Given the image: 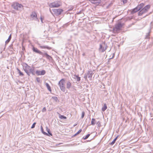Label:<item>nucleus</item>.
<instances>
[{
	"mask_svg": "<svg viewBox=\"0 0 153 153\" xmlns=\"http://www.w3.org/2000/svg\"><path fill=\"white\" fill-rule=\"evenodd\" d=\"M96 123V120L95 118H92L91 119V125L94 126L95 125Z\"/></svg>",
	"mask_w": 153,
	"mask_h": 153,
	"instance_id": "obj_26",
	"label": "nucleus"
},
{
	"mask_svg": "<svg viewBox=\"0 0 153 153\" xmlns=\"http://www.w3.org/2000/svg\"><path fill=\"white\" fill-rule=\"evenodd\" d=\"M144 6V4L143 3H141L138 5L131 12L132 14H134L140 10Z\"/></svg>",
	"mask_w": 153,
	"mask_h": 153,
	"instance_id": "obj_7",
	"label": "nucleus"
},
{
	"mask_svg": "<svg viewBox=\"0 0 153 153\" xmlns=\"http://www.w3.org/2000/svg\"><path fill=\"white\" fill-rule=\"evenodd\" d=\"M72 87V84L71 82L68 81H67L66 83V88L68 89H69Z\"/></svg>",
	"mask_w": 153,
	"mask_h": 153,
	"instance_id": "obj_16",
	"label": "nucleus"
},
{
	"mask_svg": "<svg viewBox=\"0 0 153 153\" xmlns=\"http://www.w3.org/2000/svg\"><path fill=\"white\" fill-rule=\"evenodd\" d=\"M118 136L119 135H117L116 137H115L114 139L112 140V141L111 143H110V144L111 145H113L115 142Z\"/></svg>",
	"mask_w": 153,
	"mask_h": 153,
	"instance_id": "obj_25",
	"label": "nucleus"
},
{
	"mask_svg": "<svg viewBox=\"0 0 153 153\" xmlns=\"http://www.w3.org/2000/svg\"><path fill=\"white\" fill-rule=\"evenodd\" d=\"M79 144H80V143H78V144H76V143H74L73 144H71L70 145L71 146H77V145H78Z\"/></svg>",
	"mask_w": 153,
	"mask_h": 153,
	"instance_id": "obj_40",
	"label": "nucleus"
},
{
	"mask_svg": "<svg viewBox=\"0 0 153 153\" xmlns=\"http://www.w3.org/2000/svg\"><path fill=\"white\" fill-rule=\"evenodd\" d=\"M17 70L19 75L20 76H24V74L18 68H17Z\"/></svg>",
	"mask_w": 153,
	"mask_h": 153,
	"instance_id": "obj_23",
	"label": "nucleus"
},
{
	"mask_svg": "<svg viewBox=\"0 0 153 153\" xmlns=\"http://www.w3.org/2000/svg\"><path fill=\"white\" fill-rule=\"evenodd\" d=\"M127 0H122L124 4L126 3L127 2Z\"/></svg>",
	"mask_w": 153,
	"mask_h": 153,
	"instance_id": "obj_41",
	"label": "nucleus"
},
{
	"mask_svg": "<svg viewBox=\"0 0 153 153\" xmlns=\"http://www.w3.org/2000/svg\"><path fill=\"white\" fill-rule=\"evenodd\" d=\"M97 126L98 127H100L101 126V123L100 121H98L97 123Z\"/></svg>",
	"mask_w": 153,
	"mask_h": 153,
	"instance_id": "obj_34",
	"label": "nucleus"
},
{
	"mask_svg": "<svg viewBox=\"0 0 153 153\" xmlns=\"http://www.w3.org/2000/svg\"><path fill=\"white\" fill-rule=\"evenodd\" d=\"M46 130L48 133H46V132L45 135L49 137L52 136H53V134L51 133L50 130L47 127V126H46Z\"/></svg>",
	"mask_w": 153,
	"mask_h": 153,
	"instance_id": "obj_12",
	"label": "nucleus"
},
{
	"mask_svg": "<svg viewBox=\"0 0 153 153\" xmlns=\"http://www.w3.org/2000/svg\"><path fill=\"white\" fill-rule=\"evenodd\" d=\"M36 124V122H34L32 125V126H31V128H35V125Z\"/></svg>",
	"mask_w": 153,
	"mask_h": 153,
	"instance_id": "obj_32",
	"label": "nucleus"
},
{
	"mask_svg": "<svg viewBox=\"0 0 153 153\" xmlns=\"http://www.w3.org/2000/svg\"><path fill=\"white\" fill-rule=\"evenodd\" d=\"M95 137V136H94L90 140H87L86 141H85L84 142L86 143V142H89L91 141L92 140H93L94 139V138Z\"/></svg>",
	"mask_w": 153,
	"mask_h": 153,
	"instance_id": "obj_39",
	"label": "nucleus"
},
{
	"mask_svg": "<svg viewBox=\"0 0 153 153\" xmlns=\"http://www.w3.org/2000/svg\"><path fill=\"white\" fill-rule=\"evenodd\" d=\"M73 9H74V7H73V6H70L68 7V11H70L72 10H73Z\"/></svg>",
	"mask_w": 153,
	"mask_h": 153,
	"instance_id": "obj_31",
	"label": "nucleus"
},
{
	"mask_svg": "<svg viewBox=\"0 0 153 153\" xmlns=\"http://www.w3.org/2000/svg\"><path fill=\"white\" fill-rule=\"evenodd\" d=\"M65 78H62L60 80L58 84L60 90L63 92H65Z\"/></svg>",
	"mask_w": 153,
	"mask_h": 153,
	"instance_id": "obj_1",
	"label": "nucleus"
},
{
	"mask_svg": "<svg viewBox=\"0 0 153 153\" xmlns=\"http://www.w3.org/2000/svg\"><path fill=\"white\" fill-rule=\"evenodd\" d=\"M46 108L45 107H44L43 108L42 110V112H44L46 111Z\"/></svg>",
	"mask_w": 153,
	"mask_h": 153,
	"instance_id": "obj_38",
	"label": "nucleus"
},
{
	"mask_svg": "<svg viewBox=\"0 0 153 153\" xmlns=\"http://www.w3.org/2000/svg\"><path fill=\"white\" fill-rule=\"evenodd\" d=\"M46 73V71L44 70L41 71L37 70L36 71V74L38 76L43 75Z\"/></svg>",
	"mask_w": 153,
	"mask_h": 153,
	"instance_id": "obj_10",
	"label": "nucleus"
},
{
	"mask_svg": "<svg viewBox=\"0 0 153 153\" xmlns=\"http://www.w3.org/2000/svg\"><path fill=\"white\" fill-rule=\"evenodd\" d=\"M11 39L8 38V39L5 41V44H7L11 40Z\"/></svg>",
	"mask_w": 153,
	"mask_h": 153,
	"instance_id": "obj_35",
	"label": "nucleus"
},
{
	"mask_svg": "<svg viewBox=\"0 0 153 153\" xmlns=\"http://www.w3.org/2000/svg\"><path fill=\"white\" fill-rule=\"evenodd\" d=\"M45 85L46 86V87L47 88L48 90L50 92H51L52 91V90L51 89V86H50L49 84L47 83V82H45Z\"/></svg>",
	"mask_w": 153,
	"mask_h": 153,
	"instance_id": "obj_18",
	"label": "nucleus"
},
{
	"mask_svg": "<svg viewBox=\"0 0 153 153\" xmlns=\"http://www.w3.org/2000/svg\"><path fill=\"white\" fill-rule=\"evenodd\" d=\"M47 58L49 59L50 60H51L52 61L53 60V58Z\"/></svg>",
	"mask_w": 153,
	"mask_h": 153,
	"instance_id": "obj_44",
	"label": "nucleus"
},
{
	"mask_svg": "<svg viewBox=\"0 0 153 153\" xmlns=\"http://www.w3.org/2000/svg\"><path fill=\"white\" fill-rule=\"evenodd\" d=\"M82 131V129H80L74 135L71 136V138H73L77 135L78 134H79Z\"/></svg>",
	"mask_w": 153,
	"mask_h": 153,
	"instance_id": "obj_22",
	"label": "nucleus"
},
{
	"mask_svg": "<svg viewBox=\"0 0 153 153\" xmlns=\"http://www.w3.org/2000/svg\"><path fill=\"white\" fill-rule=\"evenodd\" d=\"M113 58H109L108 59V61H107V63H108L109 64V62H110V59H113Z\"/></svg>",
	"mask_w": 153,
	"mask_h": 153,
	"instance_id": "obj_42",
	"label": "nucleus"
},
{
	"mask_svg": "<svg viewBox=\"0 0 153 153\" xmlns=\"http://www.w3.org/2000/svg\"><path fill=\"white\" fill-rule=\"evenodd\" d=\"M150 5H148L146 6L139 12V16H140L142 15L143 14L147 12L150 8Z\"/></svg>",
	"mask_w": 153,
	"mask_h": 153,
	"instance_id": "obj_6",
	"label": "nucleus"
},
{
	"mask_svg": "<svg viewBox=\"0 0 153 153\" xmlns=\"http://www.w3.org/2000/svg\"><path fill=\"white\" fill-rule=\"evenodd\" d=\"M82 10L79 11V12H78L77 13V14H80L82 12Z\"/></svg>",
	"mask_w": 153,
	"mask_h": 153,
	"instance_id": "obj_43",
	"label": "nucleus"
},
{
	"mask_svg": "<svg viewBox=\"0 0 153 153\" xmlns=\"http://www.w3.org/2000/svg\"><path fill=\"white\" fill-rule=\"evenodd\" d=\"M112 57H114V55Z\"/></svg>",
	"mask_w": 153,
	"mask_h": 153,
	"instance_id": "obj_49",
	"label": "nucleus"
},
{
	"mask_svg": "<svg viewBox=\"0 0 153 153\" xmlns=\"http://www.w3.org/2000/svg\"><path fill=\"white\" fill-rule=\"evenodd\" d=\"M50 11L51 12V9H50Z\"/></svg>",
	"mask_w": 153,
	"mask_h": 153,
	"instance_id": "obj_50",
	"label": "nucleus"
},
{
	"mask_svg": "<svg viewBox=\"0 0 153 153\" xmlns=\"http://www.w3.org/2000/svg\"><path fill=\"white\" fill-rule=\"evenodd\" d=\"M150 30H149V32L146 33V35L145 36V38L146 39H148L150 38Z\"/></svg>",
	"mask_w": 153,
	"mask_h": 153,
	"instance_id": "obj_29",
	"label": "nucleus"
},
{
	"mask_svg": "<svg viewBox=\"0 0 153 153\" xmlns=\"http://www.w3.org/2000/svg\"><path fill=\"white\" fill-rule=\"evenodd\" d=\"M53 13L56 16H59L60 15L63 11V10L62 9H53L52 10Z\"/></svg>",
	"mask_w": 153,
	"mask_h": 153,
	"instance_id": "obj_8",
	"label": "nucleus"
},
{
	"mask_svg": "<svg viewBox=\"0 0 153 153\" xmlns=\"http://www.w3.org/2000/svg\"><path fill=\"white\" fill-rule=\"evenodd\" d=\"M84 116H85V112L84 111H82V115H81V118H82V119L83 118Z\"/></svg>",
	"mask_w": 153,
	"mask_h": 153,
	"instance_id": "obj_33",
	"label": "nucleus"
},
{
	"mask_svg": "<svg viewBox=\"0 0 153 153\" xmlns=\"http://www.w3.org/2000/svg\"><path fill=\"white\" fill-rule=\"evenodd\" d=\"M62 2L59 1H56L49 4V6L51 8L58 7L62 5Z\"/></svg>",
	"mask_w": 153,
	"mask_h": 153,
	"instance_id": "obj_5",
	"label": "nucleus"
},
{
	"mask_svg": "<svg viewBox=\"0 0 153 153\" xmlns=\"http://www.w3.org/2000/svg\"><path fill=\"white\" fill-rule=\"evenodd\" d=\"M32 49L34 52L39 55H42L43 57H51L50 56L48 55L47 53H42L36 48L33 47Z\"/></svg>",
	"mask_w": 153,
	"mask_h": 153,
	"instance_id": "obj_2",
	"label": "nucleus"
},
{
	"mask_svg": "<svg viewBox=\"0 0 153 153\" xmlns=\"http://www.w3.org/2000/svg\"><path fill=\"white\" fill-rule=\"evenodd\" d=\"M58 114H59V117L61 119L66 120L67 119V117L64 115H61L59 113Z\"/></svg>",
	"mask_w": 153,
	"mask_h": 153,
	"instance_id": "obj_19",
	"label": "nucleus"
},
{
	"mask_svg": "<svg viewBox=\"0 0 153 153\" xmlns=\"http://www.w3.org/2000/svg\"><path fill=\"white\" fill-rule=\"evenodd\" d=\"M87 77H88V76L87 75V74L86 73H85L84 75V78L85 79H87Z\"/></svg>",
	"mask_w": 153,
	"mask_h": 153,
	"instance_id": "obj_37",
	"label": "nucleus"
},
{
	"mask_svg": "<svg viewBox=\"0 0 153 153\" xmlns=\"http://www.w3.org/2000/svg\"><path fill=\"white\" fill-rule=\"evenodd\" d=\"M91 3L95 4L97 5L101 3L100 0H89Z\"/></svg>",
	"mask_w": 153,
	"mask_h": 153,
	"instance_id": "obj_14",
	"label": "nucleus"
},
{
	"mask_svg": "<svg viewBox=\"0 0 153 153\" xmlns=\"http://www.w3.org/2000/svg\"><path fill=\"white\" fill-rule=\"evenodd\" d=\"M123 25V23H122L120 22H118L115 25L114 27L113 28V31L115 32L118 33L121 30Z\"/></svg>",
	"mask_w": 153,
	"mask_h": 153,
	"instance_id": "obj_4",
	"label": "nucleus"
},
{
	"mask_svg": "<svg viewBox=\"0 0 153 153\" xmlns=\"http://www.w3.org/2000/svg\"><path fill=\"white\" fill-rule=\"evenodd\" d=\"M74 76L75 77L74 78L76 79L77 82H79L81 80V77L79 76V75L74 74Z\"/></svg>",
	"mask_w": 153,
	"mask_h": 153,
	"instance_id": "obj_17",
	"label": "nucleus"
},
{
	"mask_svg": "<svg viewBox=\"0 0 153 153\" xmlns=\"http://www.w3.org/2000/svg\"><path fill=\"white\" fill-rule=\"evenodd\" d=\"M8 38H10V39H11V34H10V35L9 36V37H8Z\"/></svg>",
	"mask_w": 153,
	"mask_h": 153,
	"instance_id": "obj_46",
	"label": "nucleus"
},
{
	"mask_svg": "<svg viewBox=\"0 0 153 153\" xmlns=\"http://www.w3.org/2000/svg\"><path fill=\"white\" fill-rule=\"evenodd\" d=\"M106 49V48H103L102 45H100V47L99 48V51L102 52H104L105 50Z\"/></svg>",
	"mask_w": 153,
	"mask_h": 153,
	"instance_id": "obj_20",
	"label": "nucleus"
},
{
	"mask_svg": "<svg viewBox=\"0 0 153 153\" xmlns=\"http://www.w3.org/2000/svg\"><path fill=\"white\" fill-rule=\"evenodd\" d=\"M42 58H41L40 59L41 60Z\"/></svg>",
	"mask_w": 153,
	"mask_h": 153,
	"instance_id": "obj_51",
	"label": "nucleus"
},
{
	"mask_svg": "<svg viewBox=\"0 0 153 153\" xmlns=\"http://www.w3.org/2000/svg\"><path fill=\"white\" fill-rule=\"evenodd\" d=\"M12 7L17 10H21L23 9V6L21 4L14 2L11 5Z\"/></svg>",
	"mask_w": 153,
	"mask_h": 153,
	"instance_id": "obj_3",
	"label": "nucleus"
},
{
	"mask_svg": "<svg viewBox=\"0 0 153 153\" xmlns=\"http://www.w3.org/2000/svg\"><path fill=\"white\" fill-rule=\"evenodd\" d=\"M31 17L33 18V19H34L35 20H36L37 19L36 14L34 12H33L32 13V14L31 15Z\"/></svg>",
	"mask_w": 153,
	"mask_h": 153,
	"instance_id": "obj_15",
	"label": "nucleus"
},
{
	"mask_svg": "<svg viewBox=\"0 0 153 153\" xmlns=\"http://www.w3.org/2000/svg\"><path fill=\"white\" fill-rule=\"evenodd\" d=\"M91 134H91H87L86 135L83 136L82 137V139H83L84 140H85L87 139L90 136Z\"/></svg>",
	"mask_w": 153,
	"mask_h": 153,
	"instance_id": "obj_28",
	"label": "nucleus"
},
{
	"mask_svg": "<svg viewBox=\"0 0 153 153\" xmlns=\"http://www.w3.org/2000/svg\"><path fill=\"white\" fill-rule=\"evenodd\" d=\"M23 69L25 72L27 74V75H29V71L31 67L28 65L26 63H24L23 64Z\"/></svg>",
	"mask_w": 153,
	"mask_h": 153,
	"instance_id": "obj_9",
	"label": "nucleus"
},
{
	"mask_svg": "<svg viewBox=\"0 0 153 153\" xmlns=\"http://www.w3.org/2000/svg\"><path fill=\"white\" fill-rule=\"evenodd\" d=\"M41 21L42 22V18H41Z\"/></svg>",
	"mask_w": 153,
	"mask_h": 153,
	"instance_id": "obj_47",
	"label": "nucleus"
},
{
	"mask_svg": "<svg viewBox=\"0 0 153 153\" xmlns=\"http://www.w3.org/2000/svg\"><path fill=\"white\" fill-rule=\"evenodd\" d=\"M86 74L88 76V78H89L90 80L91 79L92 76L94 74L93 71L91 70H88Z\"/></svg>",
	"mask_w": 153,
	"mask_h": 153,
	"instance_id": "obj_11",
	"label": "nucleus"
},
{
	"mask_svg": "<svg viewBox=\"0 0 153 153\" xmlns=\"http://www.w3.org/2000/svg\"><path fill=\"white\" fill-rule=\"evenodd\" d=\"M40 128H41V132L43 134H44V135H45V134L46 133V132H45L44 130V129L43 128V127L42 126H40Z\"/></svg>",
	"mask_w": 153,
	"mask_h": 153,
	"instance_id": "obj_30",
	"label": "nucleus"
},
{
	"mask_svg": "<svg viewBox=\"0 0 153 153\" xmlns=\"http://www.w3.org/2000/svg\"><path fill=\"white\" fill-rule=\"evenodd\" d=\"M52 98L56 102H59V100H58V97H56L53 96L52 97Z\"/></svg>",
	"mask_w": 153,
	"mask_h": 153,
	"instance_id": "obj_27",
	"label": "nucleus"
},
{
	"mask_svg": "<svg viewBox=\"0 0 153 153\" xmlns=\"http://www.w3.org/2000/svg\"><path fill=\"white\" fill-rule=\"evenodd\" d=\"M76 125H77V124H74V126H76Z\"/></svg>",
	"mask_w": 153,
	"mask_h": 153,
	"instance_id": "obj_48",
	"label": "nucleus"
},
{
	"mask_svg": "<svg viewBox=\"0 0 153 153\" xmlns=\"http://www.w3.org/2000/svg\"><path fill=\"white\" fill-rule=\"evenodd\" d=\"M107 108V105L106 103H104L102 107V110L103 111H105Z\"/></svg>",
	"mask_w": 153,
	"mask_h": 153,
	"instance_id": "obj_21",
	"label": "nucleus"
},
{
	"mask_svg": "<svg viewBox=\"0 0 153 153\" xmlns=\"http://www.w3.org/2000/svg\"><path fill=\"white\" fill-rule=\"evenodd\" d=\"M36 80L38 82H40V79L39 77H37L36 78Z\"/></svg>",
	"mask_w": 153,
	"mask_h": 153,
	"instance_id": "obj_36",
	"label": "nucleus"
},
{
	"mask_svg": "<svg viewBox=\"0 0 153 153\" xmlns=\"http://www.w3.org/2000/svg\"><path fill=\"white\" fill-rule=\"evenodd\" d=\"M29 75H28V76H30V74H31L33 75H35L36 74V71H35V68L34 67L30 68L29 71Z\"/></svg>",
	"mask_w": 153,
	"mask_h": 153,
	"instance_id": "obj_13",
	"label": "nucleus"
},
{
	"mask_svg": "<svg viewBox=\"0 0 153 153\" xmlns=\"http://www.w3.org/2000/svg\"><path fill=\"white\" fill-rule=\"evenodd\" d=\"M40 47L41 48H47L48 50H51V47H49L47 45L41 46Z\"/></svg>",
	"mask_w": 153,
	"mask_h": 153,
	"instance_id": "obj_24",
	"label": "nucleus"
},
{
	"mask_svg": "<svg viewBox=\"0 0 153 153\" xmlns=\"http://www.w3.org/2000/svg\"><path fill=\"white\" fill-rule=\"evenodd\" d=\"M61 144H62V143H59L58 144H56L55 146H59V145Z\"/></svg>",
	"mask_w": 153,
	"mask_h": 153,
	"instance_id": "obj_45",
	"label": "nucleus"
}]
</instances>
